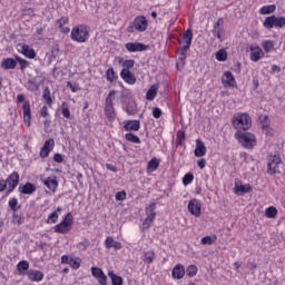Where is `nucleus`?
Instances as JSON below:
<instances>
[{"instance_id": "nucleus-1", "label": "nucleus", "mask_w": 285, "mask_h": 285, "mask_svg": "<svg viewBox=\"0 0 285 285\" xmlns=\"http://www.w3.org/2000/svg\"><path fill=\"white\" fill-rule=\"evenodd\" d=\"M90 37V28L86 24H78L72 28L70 38L77 43H86Z\"/></svg>"}, {"instance_id": "nucleus-2", "label": "nucleus", "mask_w": 285, "mask_h": 285, "mask_svg": "<svg viewBox=\"0 0 285 285\" xmlns=\"http://www.w3.org/2000/svg\"><path fill=\"white\" fill-rule=\"evenodd\" d=\"M253 126V119L248 114H236L233 117V127L236 130H248Z\"/></svg>"}, {"instance_id": "nucleus-3", "label": "nucleus", "mask_w": 285, "mask_h": 285, "mask_svg": "<svg viewBox=\"0 0 285 285\" xmlns=\"http://www.w3.org/2000/svg\"><path fill=\"white\" fill-rule=\"evenodd\" d=\"M17 186H19V173L13 171L6 180H0V193L8 188L7 194H10Z\"/></svg>"}, {"instance_id": "nucleus-4", "label": "nucleus", "mask_w": 285, "mask_h": 285, "mask_svg": "<svg viewBox=\"0 0 285 285\" xmlns=\"http://www.w3.org/2000/svg\"><path fill=\"white\" fill-rule=\"evenodd\" d=\"M115 95H117V91L111 90L106 98L105 115L110 121L117 117V114H115V105L112 104V101H115Z\"/></svg>"}, {"instance_id": "nucleus-5", "label": "nucleus", "mask_w": 285, "mask_h": 285, "mask_svg": "<svg viewBox=\"0 0 285 285\" xmlns=\"http://www.w3.org/2000/svg\"><path fill=\"white\" fill-rule=\"evenodd\" d=\"M239 144L247 148L248 150H252V148H255L257 146V139L255 138V135L250 132H243L238 136Z\"/></svg>"}, {"instance_id": "nucleus-6", "label": "nucleus", "mask_w": 285, "mask_h": 285, "mask_svg": "<svg viewBox=\"0 0 285 285\" xmlns=\"http://www.w3.org/2000/svg\"><path fill=\"white\" fill-rule=\"evenodd\" d=\"M73 224L72 214L68 213L63 220L55 226V233H60L61 235H66L70 230Z\"/></svg>"}, {"instance_id": "nucleus-7", "label": "nucleus", "mask_w": 285, "mask_h": 285, "mask_svg": "<svg viewBox=\"0 0 285 285\" xmlns=\"http://www.w3.org/2000/svg\"><path fill=\"white\" fill-rule=\"evenodd\" d=\"M264 28L272 30V28H283L285 26V17H267L263 23Z\"/></svg>"}, {"instance_id": "nucleus-8", "label": "nucleus", "mask_w": 285, "mask_h": 285, "mask_svg": "<svg viewBox=\"0 0 285 285\" xmlns=\"http://www.w3.org/2000/svg\"><path fill=\"white\" fill-rule=\"evenodd\" d=\"M282 164V157L279 154H274L268 156V164H267V174L268 175H276L277 174V166Z\"/></svg>"}, {"instance_id": "nucleus-9", "label": "nucleus", "mask_w": 285, "mask_h": 285, "mask_svg": "<svg viewBox=\"0 0 285 285\" xmlns=\"http://www.w3.org/2000/svg\"><path fill=\"white\" fill-rule=\"evenodd\" d=\"M155 208H157L156 203H151L148 207H146V215L148 216L142 224L145 228H150V224L155 222V217H157V213H155Z\"/></svg>"}, {"instance_id": "nucleus-10", "label": "nucleus", "mask_w": 285, "mask_h": 285, "mask_svg": "<svg viewBox=\"0 0 285 285\" xmlns=\"http://www.w3.org/2000/svg\"><path fill=\"white\" fill-rule=\"evenodd\" d=\"M193 43V30L187 29L183 35L181 40H179V50L188 51L190 50V45Z\"/></svg>"}, {"instance_id": "nucleus-11", "label": "nucleus", "mask_w": 285, "mask_h": 285, "mask_svg": "<svg viewBox=\"0 0 285 285\" xmlns=\"http://www.w3.org/2000/svg\"><path fill=\"white\" fill-rule=\"evenodd\" d=\"M134 28L137 32H146L148 30V20L144 16H138L134 20Z\"/></svg>"}, {"instance_id": "nucleus-12", "label": "nucleus", "mask_w": 285, "mask_h": 285, "mask_svg": "<svg viewBox=\"0 0 285 285\" xmlns=\"http://www.w3.org/2000/svg\"><path fill=\"white\" fill-rule=\"evenodd\" d=\"M125 48L128 52H146L148 50V46L141 42H127Z\"/></svg>"}, {"instance_id": "nucleus-13", "label": "nucleus", "mask_w": 285, "mask_h": 285, "mask_svg": "<svg viewBox=\"0 0 285 285\" xmlns=\"http://www.w3.org/2000/svg\"><path fill=\"white\" fill-rule=\"evenodd\" d=\"M188 210L194 215V217L202 216V202L198 199H191L188 203Z\"/></svg>"}, {"instance_id": "nucleus-14", "label": "nucleus", "mask_w": 285, "mask_h": 285, "mask_svg": "<svg viewBox=\"0 0 285 285\" xmlns=\"http://www.w3.org/2000/svg\"><path fill=\"white\" fill-rule=\"evenodd\" d=\"M55 149V139L50 138L45 141L42 148L40 149L41 159H46L50 155V151Z\"/></svg>"}, {"instance_id": "nucleus-15", "label": "nucleus", "mask_w": 285, "mask_h": 285, "mask_svg": "<svg viewBox=\"0 0 285 285\" xmlns=\"http://www.w3.org/2000/svg\"><path fill=\"white\" fill-rule=\"evenodd\" d=\"M120 77L124 79L125 83H129V86H135V83H137V78L128 69H122L120 71Z\"/></svg>"}, {"instance_id": "nucleus-16", "label": "nucleus", "mask_w": 285, "mask_h": 285, "mask_svg": "<svg viewBox=\"0 0 285 285\" xmlns=\"http://www.w3.org/2000/svg\"><path fill=\"white\" fill-rule=\"evenodd\" d=\"M18 52H21V55L28 59H35V57H37L35 49H30V46L28 45H18Z\"/></svg>"}, {"instance_id": "nucleus-17", "label": "nucleus", "mask_w": 285, "mask_h": 285, "mask_svg": "<svg viewBox=\"0 0 285 285\" xmlns=\"http://www.w3.org/2000/svg\"><path fill=\"white\" fill-rule=\"evenodd\" d=\"M250 50V60L252 61H259L264 57V51L259 47H249Z\"/></svg>"}, {"instance_id": "nucleus-18", "label": "nucleus", "mask_w": 285, "mask_h": 285, "mask_svg": "<svg viewBox=\"0 0 285 285\" xmlns=\"http://www.w3.org/2000/svg\"><path fill=\"white\" fill-rule=\"evenodd\" d=\"M27 276L30 279V282H41L43 279L42 272L37 269L28 271Z\"/></svg>"}, {"instance_id": "nucleus-19", "label": "nucleus", "mask_w": 285, "mask_h": 285, "mask_svg": "<svg viewBox=\"0 0 285 285\" xmlns=\"http://www.w3.org/2000/svg\"><path fill=\"white\" fill-rule=\"evenodd\" d=\"M222 81H223L224 86H229L230 88H234V86L236 83L235 76H233V72H230V71H226L224 73Z\"/></svg>"}, {"instance_id": "nucleus-20", "label": "nucleus", "mask_w": 285, "mask_h": 285, "mask_svg": "<svg viewBox=\"0 0 285 285\" xmlns=\"http://www.w3.org/2000/svg\"><path fill=\"white\" fill-rule=\"evenodd\" d=\"M195 157H204L206 155V145H204V141L197 139L196 140V148L194 150Z\"/></svg>"}, {"instance_id": "nucleus-21", "label": "nucleus", "mask_w": 285, "mask_h": 285, "mask_svg": "<svg viewBox=\"0 0 285 285\" xmlns=\"http://www.w3.org/2000/svg\"><path fill=\"white\" fill-rule=\"evenodd\" d=\"M2 70H14L17 68V60L13 58H6L1 62Z\"/></svg>"}, {"instance_id": "nucleus-22", "label": "nucleus", "mask_w": 285, "mask_h": 285, "mask_svg": "<svg viewBox=\"0 0 285 285\" xmlns=\"http://www.w3.org/2000/svg\"><path fill=\"white\" fill-rule=\"evenodd\" d=\"M224 32V20L218 19V21L214 24L213 35L217 37V39H222V33Z\"/></svg>"}, {"instance_id": "nucleus-23", "label": "nucleus", "mask_w": 285, "mask_h": 285, "mask_svg": "<svg viewBox=\"0 0 285 285\" xmlns=\"http://www.w3.org/2000/svg\"><path fill=\"white\" fill-rule=\"evenodd\" d=\"M171 275L174 279H181V277L186 275V269L184 268V265L181 264L176 265L171 272Z\"/></svg>"}, {"instance_id": "nucleus-24", "label": "nucleus", "mask_w": 285, "mask_h": 285, "mask_svg": "<svg viewBox=\"0 0 285 285\" xmlns=\"http://www.w3.org/2000/svg\"><path fill=\"white\" fill-rule=\"evenodd\" d=\"M19 191L22 195H32L33 193L37 191V187L32 183H27L22 187H19Z\"/></svg>"}, {"instance_id": "nucleus-25", "label": "nucleus", "mask_w": 285, "mask_h": 285, "mask_svg": "<svg viewBox=\"0 0 285 285\" xmlns=\"http://www.w3.org/2000/svg\"><path fill=\"white\" fill-rule=\"evenodd\" d=\"M22 110H23L24 124H28V126H30V119H32V115L30 110V101H26L23 104Z\"/></svg>"}, {"instance_id": "nucleus-26", "label": "nucleus", "mask_w": 285, "mask_h": 285, "mask_svg": "<svg viewBox=\"0 0 285 285\" xmlns=\"http://www.w3.org/2000/svg\"><path fill=\"white\" fill-rule=\"evenodd\" d=\"M125 130H134L137 132L141 128L139 120H127L124 126Z\"/></svg>"}, {"instance_id": "nucleus-27", "label": "nucleus", "mask_w": 285, "mask_h": 285, "mask_svg": "<svg viewBox=\"0 0 285 285\" xmlns=\"http://www.w3.org/2000/svg\"><path fill=\"white\" fill-rule=\"evenodd\" d=\"M106 248H115V250H121V243L115 240L112 237H107L105 240Z\"/></svg>"}, {"instance_id": "nucleus-28", "label": "nucleus", "mask_w": 285, "mask_h": 285, "mask_svg": "<svg viewBox=\"0 0 285 285\" xmlns=\"http://www.w3.org/2000/svg\"><path fill=\"white\" fill-rule=\"evenodd\" d=\"M43 184L49 188V190H52L53 193L59 187V181H57V177H48L46 180H43Z\"/></svg>"}, {"instance_id": "nucleus-29", "label": "nucleus", "mask_w": 285, "mask_h": 285, "mask_svg": "<svg viewBox=\"0 0 285 285\" xmlns=\"http://www.w3.org/2000/svg\"><path fill=\"white\" fill-rule=\"evenodd\" d=\"M28 268H30V263H28V261H21L17 265L19 275H28Z\"/></svg>"}, {"instance_id": "nucleus-30", "label": "nucleus", "mask_w": 285, "mask_h": 285, "mask_svg": "<svg viewBox=\"0 0 285 285\" xmlns=\"http://www.w3.org/2000/svg\"><path fill=\"white\" fill-rule=\"evenodd\" d=\"M245 193H253V187L250 185H237L235 187L236 195H245Z\"/></svg>"}, {"instance_id": "nucleus-31", "label": "nucleus", "mask_w": 285, "mask_h": 285, "mask_svg": "<svg viewBox=\"0 0 285 285\" xmlns=\"http://www.w3.org/2000/svg\"><path fill=\"white\" fill-rule=\"evenodd\" d=\"M108 277H110L112 285H124V278H121V276H118L117 274H115V272L109 271Z\"/></svg>"}, {"instance_id": "nucleus-32", "label": "nucleus", "mask_w": 285, "mask_h": 285, "mask_svg": "<svg viewBox=\"0 0 285 285\" xmlns=\"http://www.w3.org/2000/svg\"><path fill=\"white\" fill-rule=\"evenodd\" d=\"M57 213H61V207H58L57 210L52 212L48 219H47V224H57V219H59V214Z\"/></svg>"}, {"instance_id": "nucleus-33", "label": "nucleus", "mask_w": 285, "mask_h": 285, "mask_svg": "<svg viewBox=\"0 0 285 285\" xmlns=\"http://www.w3.org/2000/svg\"><path fill=\"white\" fill-rule=\"evenodd\" d=\"M157 97V86H151L146 94L147 101H153Z\"/></svg>"}, {"instance_id": "nucleus-34", "label": "nucleus", "mask_w": 285, "mask_h": 285, "mask_svg": "<svg viewBox=\"0 0 285 285\" xmlns=\"http://www.w3.org/2000/svg\"><path fill=\"white\" fill-rule=\"evenodd\" d=\"M262 130H268L271 128V118L268 116H259Z\"/></svg>"}, {"instance_id": "nucleus-35", "label": "nucleus", "mask_w": 285, "mask_h": 285, "mask_svg": "<svg viewBox=\"0 0 285 285\" xmlns=\"http://www.w3.org/2000/svg\"><path fill=\"white\" fill-rule=\"evenodd\" d=\"M276 9H277V7H275V4L264 6L263 8H261L259 13L261 14H273V12H275Z\"/></svg>"}, {"instance_id": "nucleus-36", "label": "nucleus", "mask_w": 285, "mask_h": 285, "mask_svg": "<svg viewBox=\"0 0 285 285\" xmlns=\"http://www.w3.org/2000/svg\"><path fill=\"white\" fill-rule=\"evenodd\" d=\"M265 215L268 219H275L277 217V208L273 206L268 207L265 210Z\"/></svg>"}, {"instance_id": "nucleus-37", "label": "nucleus", "mask_w": 285, "mask_h": 285, "mask_svg": "<svg viewBox=\"0 0 285 285\" xmlns=\"http://www.w3.org/2000/svg\"><path fill=\"white\" fill-rule=\"evenodd\" d=\"M125 139L131 144H141V139H139L135 134H126Z\"/></svg>"}, {"instance_id": "nucleus-38", "label": "nucleus", "mask_w": 285, "mask_h": 285, "mask_svg": "<svg viewBox=\"0 0 285 285\" xmlns=\"http://www.w3.org/2000/svg\"><path fill=\"white\" fill-rule=\"evenodd\" d=\"M157 168H159V160H157V158H153L151 160H149L148 170H150L151 173H155Z\"/></svg>"}, {"instance_id": "nucleus-39", "label": "nucleus", "mask_w": 285, "mask_h": 285, "mask_svg": "<svg viewBox=\"0 0 285 285\" xmlns=\"http://www.w3.org/2000/svg\"><path fill=\"white\" fill-rule=\"evenodd\" d=\"M16 61H18V63H20V70H26V68H28L30 66V61L16 56Z\"/></svg>"}, {"instance_id": "nucleus-40", "label": "nucleus", "mask_w": 285, "mask_h": 285, "mask_svg": "<svg viewBox=\"0 0 285 285\" xmlns=\"http://www.w3.org/2000/svg\"><path fill=\"white\" fill-rule=\"evenodd\" d=\"M216 59L217 61H226V59H228V53L226 50L220 49L216 52Z\"/></svg>"}, {"instance_id": "nucleus-41", "label": "nucleus", "mask_w": 285, "mask_h": 285, "mask_svg": "<svg viewBox=\"0 0 285 285\" xmlns=\"http://www.w3.org/2000/svg\"><path fill=\"white\" fill-rule=\"evenodd\" d=\"M145 257V262H147V264H153V262H155V250H148L144 254Z\"/></svg>"}, {"instance_id": "nucleus-42", "label": "nucleus", "mask_w": 285, "mask_h": 285, "mask_svg": "<svg viewBox=\"0 0 285 285\" xmlns=\"http://www.w3.org/2000/svg\"><path fill=\"white\" fill-rule=\"evenodd\" d=\"M27 90H30L31 92H37V90H39V85L35 80H28Z\"/></svg>"}, {"instance_id": "nucleus-43", "label": "nucleus", "mask_w": 285, "mask_h": 285, "mask_svg": "<svg viewBox=\"0 0 285 285\" xmlns=\"http://www.w3.org/2000/svg\"><path fill=\"white\" fill-rule=\"evenodd\" d=\"M106 77H107V81H110V83H112V81L117 79V73H115V69L109 68L106 72Z\"/></svg>"}, {"instance_id": "nucleus-44", "label": "nucleus", "mask_w": 285, "mask_h": 285, "mask_svg": "<svg viewBox=\"0 0 285 285\" xmlns=\"http://www.w3.org/2000/svg\"><path fill=\"white\" fill-rule=\"evenodd\" d=\"M42 98L47 101L48 106H52V98L50 97V89L48 87L45 88Z\"/></svg>"}, {"instance_id": "nucleus-45", "label": "nucleus", "mask_w": 285, "mask_h": 285, "mask_svg": "<svg viewBox=\"0 0 285 285\" xmlns=\"http://www.w3.org/2000/svg\"><path fill=\"white\" fill-rule=\"evenodd\" d=\"M9 207L13 210V213H17L21 206H19V200L17 198H11L9 200Z\"/></svg>"}, {"instance_id": "nucleus-46", "label": "nucleus", "mask_w": 285, "mask_h": 285, "mask_svg": "<svg viewBox=\"0 0 285 285\" xmlns=\"http://www.w3.org/2000/svg\"><path fill=\"white\" fill-rule=\"evenodd\" d=\"M186 275L188 277H195V275H197V266L196 265H189L186 269Z\"/></svg>"}, {"instance_id": "nucleus-47", "label": "nucleus", "mask_w": 285, "mask_h": 285, "mask_svg": "<svg viewBox=\"0 0 285 285\" xmlns=\"http://www.w3.org/2000/svg\"><path fill=\"white\" fill-rule=\"evenodd\" d=\"M263 48L265 52H272V50H275V45L273 43V41L267 40L263 43Z\"/></svg>"}, {"instance_id": "nucleus-48", "label": "nucleus", "mask_w": 285, "mask_h": 285, "mask_svg": "<svg viewBox=\"0 0 285 285\" xmlns=\"http://www.w3.org/2000/svg\"><path fill=\"white\" fill-rule=\"evenodd\" d=\"M193 179H195V176L191 173L186 174L183 177V184L184 186H188V184H193Z\"/></svg>"}, {"instance_id": "nucleus-49", "label": "nucleus", "mask_w": 285, "mask_h": 285, "mask_svg": "<svg viewBox=\"0 0 285 285\" xmlns=\"http://www.w3.org/2000/svg\"><path fill=\"white\" fill-rule=\"evenodd\" d=\"M61 109H62V117H65V119H70V109L68 108V104L62 102Z\"/></svg>"}, {"instance_id": "nucleus-50", "label": "nucleus", "mask_w": 285, "mask_h": 285, "mask_svg": "<svg viewBox=\"0 0 285 285\" xmlns=\"http://www.w3.org/2000/svg\"><path fill=\"white\" fill-rule=\"evenodd\" d=\"M69 21L70 19L68 17H61L56 21V26H58V28H63V26L68 24Z\"/></svg>"}, {"instance_id": "nucleus-51", "label": "nucleus", "mask_w": 285, "mask_h": 285, "mask_svg": "<svg viewBox=\"0 0 285 285\" xmlns=\"http://www.w3.org/2000/svg\"><path fill=\"white\" fill-rule=\"evenodd\" d=\"M69 266H71V268H75V271H77V268L81 266L80 259L71 257V259L69 261Z\"/></svg>"}, {"instance_id": "nucleus-52", "label": "nucleus", "mask_w": 285, "mask_h": 285, "mask_svg": "<svg viewBox=\"0 0 285 285\" xmlns=\"http://www.w3.org/2000/svg\"><path fill=\"white\" fill-rule=\"evenodd\" d=\"M127 115H135L137 112V105L136 104H128L126 108Z\"/></svg>"}, {"instance_id": "nucleus-53", "label": "nucleus", "mask_w": 285, "mask_h": 285, "mask_svg": "<svg viewBox=\"0 0 285 285\" xmlns=\"http://www.w3.org/2000/svg\"><path fill=\"white\" fill-rule=\"evenodd\" d=\"M124 69L122 70H130V68H135V60H125L122 63Z\"/></svg>"}, {"instance_id": "nucleus-54", "label": "nucleus", "mask_w": 285, "mask_h": 285, "mask_svg": "<svg viewBox=\"0 0 285 285\" xmlns=\"http://www.w3.org/2000/svg\"><path fill=\"white\" fill-rule=\"evenodd\" d=\"M91 275L98 279L100 275H104V271L99 267H91Z\"/></svg>"}, {"instance_id": "nucleus-55", "label": "nucleus", "mask_w": 285, "mask_h": 285, "mask_svg": "<svg viewBox=\"0 0 285 285\" xmlns=\"http://www.w3.org/2000/svg\"><path fill=\"white\" fill-rule=\"evenodd\" d=\"M202 244L207 245V246H213V237H210V236L203 237Z\"/></svg>"}, {"instance_id": "nucleus-56", "label": "nucleus", "mask_w": 285, "mask_h": 285, "mask_svg": "<svg viewBox=\"0 0 285 285\" xmlns=\"http://www.w3.org/2000/svg\"><path fill=\"white\" fill-rule=\"evenodd\" d=\"M88 246H90V242L89 240H83V242H80L78 244V248H80V250H87Z\"/></svg>"}, {"instance_id": "nucleus-57", "label": "nucleus", "mask_w": 285, "mask_h": 285, "mask_svg": "<svg viewBox=\"0 0 285 285\" xmlns=\"http://www.w3.org/2000/svg\"><path fill=\"white\" fill-rule=\"evenodd\" d=\"M163 115V111L161 109H159V107H155L153 109V116L155 117V119H159Z\"/></svg>"}, {"instance_id": "nucleus-58", "label": "nucleus", "mask_w": 285, "mask_h": 285, "mask_svg": "<svg viewBox=\"0 0 285 285\" xmlns=\"http://www.w3.org/2000/svg\"><path fill=\"white\" fill-rule=\"evenodd\" d=\"M13 224L21 226L23 224V217L19 216V214H13Z\"/></svg>"}, {"instance_id": "nucleus-59", "label": "nucleus", "mask_w": 285, "mask_h": 285, "mask_svg": "<svg viewBox=\"0 0 285 285\" xmlns=\"http://www.w3.org/2000/svg\"><path fill=\"white\" fill-rule=\"evenodd\" d=\"M184 139H186V131L179 130L177 132V141H178V144H181V141H184Z\"/></svg>"}, {"instance_id": "nucleus-60", "label": "nucleus", "mask_w": 285, "mask_h": 285, "mask_svg": "<svg viewBox=\"0 0 285 285\" xmlns=\"http://www.w3.org/2000/svg\"><path fill=\"white\" fill-rule=\"evenodd\" d=\"M98 282L101 285H108V276H106V274L98 276Z\"/></svg>"}, {"instance_id": "nucleus-61", "label": "nucleus", "mask_w": 285, "mask_h": 285, "mask_svg": "<svg viewBox=\"0 0 285 285\" xmlns=\"http://www.w3.org/2000/svg\"><path fill=\"white\" fill-rule=\"evenodd\" d=\"M116 199L117 202H124V199H126V191H118L116 193Z\"/></svg>"}, {"instance_id": "nucleus-62", "label": "nucleus", "mask_w": 285, "mask_h": 285, "mask_svg": "<svg viewBox=\"0 0 285 285\" xmlns=\"http://www.w3.org/2000/svg\"><path fill=\"white\" fill-rule=\"evenodd\" d=\"M67 88H70L71 92H77L79 90V86H77V83H72L70 81L67 82Z\"/></svg>"}, {"instance_id": "nucleus-63", "label": "nucleus", "mask_w": 285, "mask_h": 285, "mask_svg": "<svg viewBox=\"0 0 285 285\" xmlns=\"http://www.w3.org/2000/svg\"><path fill=\"white\" fill-rule=\"evenodd\" d=\"M50 114L48 112V107L43 106L41 109H40V117H43L45 119L47 117H49Z\"/></svg>"}, {"instance_id": "nucleus-64", "label": "nucleus", "mask_w": 285, "mask_h": 285, "mask_svg": "<svg viewBox=\"0 0 285 285\" xmlns=\"http://www.w3.org/2000/svg\"><path fill=\"white\" fill-rule=\"evenodd\" d=\"M53 161H56V164H63V156L61 154H55Z\"/></svg>"}]
</instances>
